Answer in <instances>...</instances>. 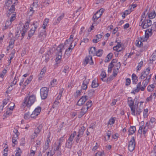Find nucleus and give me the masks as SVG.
I'll use <instances>...</instances> for the list:
<instances>
[{"label": "nucleus", "instance_id": "ea45409f", "mask_svg": "<svg viewBox=\"0 0 156 156\" xmlns=\"http://www.w3.org/2000/svg\"><path fill=\"white\" fill-rule=\"evenodd\" d=\"M141 82H139L137 84L136 88L135 89L133 92V93H135L136 92H138L139 91V88L141 86Z\"/></svg>", "mask_w": 156, "mask_h": 156}, {"label": "nucleus", "instance_id": "f704fd0d", "mask_svg": "<svg viewBox=\"0 0 156 156\" xmlns=\"http://www.w3.org/2000/svg\"><path fill=\"white\" fill-rule=\"evenodd\" d=\"M156 60V54L155 53H153L150 58V60L152 62Z\"/></svg>", "mask_w": 156, "mask_h": 156}, {"label": "nucleus", "instance_id": "603ef678", "mask_svg": "<svg viewBox=\"0 0 156 156\" xmlns=\"http://www.w3.org/2000/svg\"><path fill=\"white\" fill-rule=\"evenodd\" d=\"M62 145L61 142H59L58 143V145L54 149V150L55 151H59V149L60 148L61 146Z\"/></svg>", "mask_w": 156, "mask_h": 156}, {"label": "nucleus", "instance_id": "e433bc0d", "mask_svg": "<svg viewBox=\"0 0 156 156\" xmlns=\"http://www.w3.org/2000/svg\"><path fill=\"white\" fill-rule=\"evenodd\" d=\"M12 113V112L11 111L9 110L6 111V112L4 114L3 116H4L5 117H7L8 116L10 115Z\"/></svg>", "mask_w": 156, "mask_h": 156}, {"label": "nucleus", "instance_id": "ddd939ff", "mask_svg": "<svg viewBox=\"0 0 156 156\" xmlns=\"http://www.w3.org/2000/svg\"><path fill=\"white\" fill-rule=\"evenodd\" d=\"M88 63H89L90 65H92L94 64L92 57L91 55H89L87 56L85 58L84 61V64L86 65Z\"/></svg>", "mask_w": 156, "mask_h": 156}, {"label": "nucleus", "instance_id": "1a4fd4ad", "mask_svg": "<svg viewBox=\"0 0 156 156\" xmlns=\"http://www.w3.org/2000/svg\"><path fill=\"white\" fill-rule=\"evenodd\" d=\"M103 12L104 9H101L98 11L93 15L92 18L93 21H97L98 19L101 16Z\"/></svg>", "mask_w": 156, "mask_h": 156}, {"label": "nucleus", "instance_id": "e2e57ef3", "mask_svg": "<svg viewBox=\"0 0 156 156\" xmlns=\"http://www.w3.org/2000/svg\"><path fill=\"white\" fill-rule=\"evenodd\" d=\"M54 154V153H52L51 151H48L47 152L46 156H52Z\"/></svg>", "mask_w": 156, "mask_h": 156}, {"label": "nucleus", "instance_id": "f03ea898", "mask_svg": "<svg viewBox=\"0 0 156 156\" xmlns=\"http://www.w3.org/2000/svg\"><path fill=\"white\" fill-rule=\"evenodd\" d=\"M36 100V96L34 95H32L29 97H26L24 100L23 105V106L30 107L34 103Z\"/></svg>", "mask_w": 156, "mask_h": 156}, {"label": "nucleus", "instance_id": "37998d69", "mask_svg": "<svg viewBox=\"0 0 156 156\" xmlns=\"http://www.w3.org/2000/svg\"><path fill=\"white\" fill-rule=\"evenodd\" d=\"M15 135H14L12 138V142L15 144H16L17 143V140L18 139V137H17V138H15Z\"/></svg>", "mask_w": 156, "mask_h": 156}, {"label": "nucleus", "instance_id": "052dcab7", "mask_svg": "<svg viewBox=\"0 0 156 156\" xmlns=\"http://www.w3.org/2000/svg\"><path fill=\"white\" fill-rule=\"evenodd\" d=\"M81 43L84 42V43H87L89 41V39L88 38L81 39Z\"/></svg>", "mask_w": 156, "mask_h": 156}, {"label": "nucleus", "instance_id": "4be33fe9", "mask_svg": "<svg viewBox=\"0 0 156 156\" xmlns=\"http://www.w3.org/2000/svg\"><path fill=\"white\" fill-rule=\"evenodd\" d=\"M7 73V70L4 69L1 73L0 74V82L3 80V78Z\"/></svg>", "mask_w": 156, "mask_h": 156}, {"label": "nucleus", "instance_id": "dca6fc26", "mask_svg": "<svg viewBox=\"0 0 156 156\" xmlns=\"http://www.w3.org/2000/svg\"><path fill=\"white\" fill-rule=\"evenodd\" d=\"M46 31L43 30L40 32L38 36L39 38H41V40H43L46 37Z\"/></svg>", "mask_w": 156, "mask_h": 156}, {"label": "nucleus", "instance_id": "39448f33", "mask_svg": "<svg viewBox=\"0 0 156 156\" xmlns=\"http://www.w3.org/2000/svg\"><path fill=\"white\" fill-rule=\"evenodd\" d=\"M149 34L148 33H147V31H146L145 37L141 38L140 40L137 41V43H136V46L139 47H140L143 46V43L142 42L147 41L148 38L149 37Z\"/></svg>", "mask_w": 156, "mask_h": 156}, {"label": "nucleus", "instance_id": "8fccbe9b", "mask_svg": "<svg viewBox=\"0 0 156 156\" xmlns=\"http://www.w3.org/2000/svg\"><path fill=\"white\" fill-rule=\"evenodd\" d=\"M34 8H32L31 7H30V10L29 11V14H30V16H32V15L34 14V13L35 11L34 10Z\"/></svg>", "mask_w": 156, "mask_h": 156}, {"label": "nucleus", "instance_id": "0eeeda50", "mask_svg": "<svg viewBox=\"0 0 156 156\" xmlns=\"http://www.w3.org/2000/svg\"><path fill=\"white\" fill-rule=\"evenodd\" d=\"M138 103L137 105H138ZM131 114L134 116H136L140 115V113L142 112V109L138 107L137 105V107L136 108V106L133 108L131 109Z\"/></svg>", "mask_w": 156, "mask_h": 156}, {"label": "nucleus", "instance_id": "a19ab883", "mask_svg": "<svg viewBox=\"0 0 156 156\" xmlns=\"http://www.w3.org/2000/svg\"><path fill=\"white\" fill-rule=\"evenodd\" d=\"M64 17V14L63 13L61 15L59 16L57 19V21L56 22L57 24L59 23L60 21L62 20V19Z\"/></svg>", "mask_w": 156, "mask_h": 156}, {"label": "nucleus", "instance_id": "4c0bfd02", "mask_svg": "<svg viewBox=\"0 0 156 156\" xmlns=\"http://www.w3.org/2000/svg\"><path fill=\"white\" fill-rule=\"evenodd\" d=\"M50 139L49 137L47 138V140L46 142H45V145L43 146V147H45V148H48L49 146V143H50Z\"/></svg>", "mask_w": 156, "mask_h": 156}, {"label": "nucleus", "instance_id": "6ab92c4d", "mask_svg": "<svg viewBox=\"0 0 156 156\" xmlns=\"http://www.w3.org/2000/svg\"><path fill=\"white\" fill-rule=\"evenodd\" d=\"M122 46V44L120 42H117V44L113 48L114 50L118 52L121 51L122 49H119Z\"/></svg>", "mask_w": 156, "mask_h": 156}, {"label": "nucleus", "instance_id": "2f4dec72", "mask_svg": "<svg viewBox=\"0 0 156 156\" xmlns=\"http://www.w3.org/2000/svg\"><path fill=\"white\" fill-rule=\"evenodd\" d=\"M15 40L13 39H11L9 42V48H12L13 46V44H14Z\"/></svg>", "mask_w": 156, "mask_h": 156}, {"label": "nucleus", "instance_id": "680f3d73", "mask_svg": "<svg viewBox=\"0 0 156 156\" xmlns=\"http://www.w3.org/2000/svg\"><path fill=\"white\" fill-rule=\"evenodd\" d=\"M73 36L72 34L70 35V38L68 39H67L65 42V44H66L68 43V41H70V40L71 39H73Z\"/></svg>", "mask_w": 156, "mask_h": 156}, {"label": "nucleus", "instance_id": "aec40b11", "mask_svg": "<svg viewBox=\"0 0 156 156\" xmlns=\"http://www.w3.org/2000/svg\"><path fill=\"white\" fill-rule=\"evenodd\" d=\"M136 130V128L135 126H131L129 128L128 131L129 133V135L133 134Z\"/></svg>", "mask_w": 156, "mask_h": 156}, {"label": "nucleus", "instance_id": "69168bd1", "mask_svg": "<svg viewBox=\"0 0 156 156\" xmlns=\"http://www.w3.org/2000/svg\"><path fill=\"white\" fill-rule=\"evenodd\" d=\"M56 156H61L62 153L61 151H55Z\"/></svg>", "mask_w": 156, "mask_h": 156}, {"label": "nucleus", "instance_id": "0e129e2a", "mask_svg": "<svg viewBox=\"0 0 156 156\" xmlns=\"http://www.w3.org/2000/svg\"><path fill=\"white\" fill-rule=\"evenodd\" d=\"M25 139L23 138L21 139V142L20 143V145H22V146H24L25 144Z\"/></svg>", "mask_w": 156, "mask_h": 156}, {"label": "nucleus", "instance_id": "7ed1b4c3", "mask_svg": "<svg viewBox=\"0 0 156 156\" xmlns=\"http://www.w3.org/2000/svg\"><path fill=\"white\" fill-rule=\"evenodd\" d=\"M64 49V46L63 44H60L56 49V53L58 55V56L56 58L55 61L57 64L60 62L62 56V52Z\"/></svg>", "mask_w": 156, "mask_h": 156}, {"label": "nucleus", "instance_id": "cd10ccee", "mask_svg": "<svg viewBox=\"0 0 156 156\" xmlns=\"http://www.w3.org/2000/svg\"><path fill=\"white\" fill-rule=\"evenodd\" d=\"M95 90L94 89H91L88 91V97H91L93 96L94 94Z\"/></svg>", "mask_w": 156, "mask_h": 156}, {"label": "nucleus", "instance_id": "a18cd8bd", "mask_svg": "<svg viewBox=\"0 0 156 156\" xmlns=\"http://www.w3.org/2000/svg\"><path fill=\"white\" fill-rule=\"evenodd\" d=\"M46 67H43V68L42 69L40 73V75H41V76H44V74L46 72Z\"/></svg>", "mask_w": 156, "mask_h": 156}, {"label": "nucleus", "instance_id": "393cba45", "mask_svg": "<svg viewBox=\"0 0 156 156\" xmlns=\"http://www.w3.org/2000/svg\"><path fill=\"white\" fill-rule=\"evenodd\" d=\"M42 128V126L41 125H40L34 130V133H37V134L40 132L41 129Z\"/></svg>", "mask_w": 156, "mask_h": 156}, {"label": "nucleus", "instance_id": "4d7b16f0", "mask_svg": "<svg viewBox=\"0 0 156 156\" xmlns=\"http://www.w3.org/2000/svg\"><path fill=\"white\" fill-rule=\"evenodd\" d=\"M132 9L130 8V9L126 10L123 12L125 13V15H127L128 14H129L132 12Z\"/></svg>", "mask_w": 156, "mask_h": 156}, {"label": "nucleus", "instance_id": "a878e982", "mask_svg": "<svg viewBox=\"0 0 156 156\" xmlns=\"http://www.w3.org/2000/svg\"><path fill=\"white\" fill-rule=\"evenodd\" d=\"M76 134V131H74L73 133L71 135L67 140L72 142Z\"/></svg>", "mask_w": 156, "mask_h": 156}, {"label": "nucleus", "instance_id": "b1692460", "mask_svg": "<svg viewBox=\"0 0 156 156\" xmlns=\"http://www.w3.org/2000/svg\"><path fill=\"white\" fill-rule=\"evenodd\" d=\"M88 83V82L86 79L83 81L81 87L83 90H86L87 88V84Z\"/></svg>", "mask_w": 156, "mask_h": 156}, {"label": "nucleus", "instance_id": "864d4df0", "mask_svg": "<svg viewBox=\"0 0 156 156\" xmlns=\"http://www.w3.org/2000/svg\"><path fill=\"white\" fill-rule=\"evenodd\" d=\"M104 155V153L103 151H98L95 154V156H103Z\"/></svg>", "mask_w": 156, "mask_h": 156}, {"label": "nucleus", "instance_id": "13d9d810", "mask_svg": "<svg viewBox=\"0 0 156 156\" xmlns=\"http://www.w3.org/2000/svg\"><path fill=\"white\" fill-rule=\"evenodd\" d=\"M14 132L15 133V135L16 136L15 138H17V137H18L19 135V133L18 132V131L16 129H15L14 130Z\"/></svg>", "mask_w": 156, "mask_h": 156}, {"label": "nucleus", "instance_id": "72a5a7b5", "mask_svg": "<svg viewBox=\"0 0 156 156\" xmlns=\"http://www.w3.org/2000/svg\"><path fill=\"white\" fill-rule=\"evenodd\" d=\"M99 23L98 21H93V23H92L91 26L90 27V30H88L89 31H90L91 30H93L94 28V27L95 26H96Z\"/></svg>", "mask_w": 156, "mask_h": 156}, {"label": "nucleus", "instance_id": "412c9836", "mask_svg": "<svg viewBox=\"0 0 156 156\" xmlns=\"http://www.w3.org/2000/svg\"><path fill=\"white\" fill-rule=\"evenodd\" d=\"M96 48L95 47H92L89 51V54L90 55H94L96 53Z\"/></svg>", "mask_w": 156, "mask_h": 156}, {"label": "nucleus", "instance_id": "20e7f679", "mask_svg": "<svg viewBox=\"0 0 156 156\" xmlns=\"http://www.w3.org/2000/svg\"><path fill=\"white\" fill-rule=\"evenodd\" d=\"M33 25L34 26V27H32L28 33L27 38L28 40L30 39L32 36L33 35L35 31L38 27L37 23V22H34L33 23Z\"/></svg>", "mask_w": 156, "mask_h": 156}, {"label": "nucleus", "instance_id": "c9c22d12", "mask_svg": "<svg viewBox=\"0 0 156 156\" xmlns=\"http://www.w3.org/2000/svg\"><path fill=\"white\" fill-rule=\"evenodd\" d=\"M69 71V67L68 66H66L64 67V69L62 71V72L65 73H68Z\"/></svg>", "mask_w": 156, "mask_h": 156}, {"label": "nucleus", "instance_id": "79ce46f5", "mask_svg": "<svg viewBox=\"0 0 156 156\" xmlns=\"http://www.w3.org/2000/svg\"><path fill=\"white\" fill-rule=\"evenodd\" d=\"M143 61H141L140 63H139L138 65L137 66V70L136 71H138V70H140L141 69L142 66H143Z\"/></svg>", "mask_w": 156, "mask_h": 156}, {"label": "nucleus", "instance_id": "58836bf2", "mask_svg": "<svg viewBox=\"0 0 156 156\" xmlns=\"http://www.w3.org/2000/svg\"><path fill=\"white\" fill-rule=\"evenodd\" d=\"M92 101L90 100L88 101L87 102L86 104L84 105L83 106H86L87 107V108L88 109L92 106Z\"/></svg>", "mask_w": 156, "mask_h": 156}, {"label": "nucleus", "instance_id": "5701e85b", "mask_svg": "<svg viewBox=\"0 0 156 156\" xmlns=\"http://www.w3.org/2000/svg\"><path fill=\"white\" fill-rule=\"evenodd\" d=\"M132 80H133V84H136L138 81L137 77L135 74L133 73L132 76Z\"/></svg>", "mask_w": 156, "mask_h": 156}, {"label": "nucleus", "instance_id": "bf43d9fd", "mask_svg": "<svg viewBox=\"0 0 156 156\" xmlns=\"http://www.w3.org/2000/svg\"><path fill=\"white\" fill-rule=\"evenodd\" d=\"M36 147H38L41 145V140L38 138L36 140Z\"/></svg>", "mask_w": 156, "mask_h": 156}, {"label": "nucleus", "instance_id": "a211bd4d", "mask_svg": "<svg viewBox=\"0 0 156 156\" xmlns=\"http://www.w3.org/2000/svg\"><path fill=\"white\" fill-rule=\"evenodd\" d=\"M155 119L154 118H151L148 125L149 128L151 129L154 127V125L156 123L155 122Z\"/></svg>", "mask_w": 156, "mask_h": 156}, {"label": "nucleus", "instance_id": "bb28decb", "mask_svg": "<svg viewBox=\"0 0 156 156\" xmlns=\"http://www.w3.org/2000/svg\"><path fill=\"white\" fill-rule=\"evenodd\" d=\"M99 85L98 83L97 82L96 80H94L92 82L91 87L93 88H95Z\"/></svg>", "mask_w": 156, "mask_h": 156}, {"label": "nucleus", "instance_id": "338daca9", "mask_svg": "<svg viewBox=\"0 0 156 156\" xmlns=\"http://www.w3.org/2000/svg\"><path fill=\"white\" fill-rule=\"evenodd\" d=\"M12 24V22L9 21V20H8L6 21L5 25L8 26V27H9V26L11 25Z\"/></svg>", "mask_w": 156, "mask_h": 156}, {"label": "nucleus", "instance_id": "49530a36", "mask_svg": "<svg viewBox=\"0 0 156 156\" xmlns=\"http://www.w3.org/2000/svg\"><path fill=\"white\" fill-rule=\"evenodd\" d=\"M30 116V113L29 112H28L25 113L24 115V118L25 119H28Z\"/></svg>", "mask_w": 156, "mask_h": 156}, {"label": "nucleus", "instance_id": "3c124183", "mask_svg": "<svg viewBox=\"0 0 156 156\" xmlns=\"http://www.w3.org/2000/svg\"><path fill=\"white\" fill-rule=\"evenodd\" d=\"M59 101L56 100L54 102V104L52 106V107L54 108H56L57 106L59 104Z\"/></svg>", "mask_w": 156, "mask_h": 156}, {"label": "nucleus", "instance_id": "9b49d317", "mask_svg": "<svg viewBox=\"0 0 156 156\" xmlns=\"http://www.w3.org/2000/svg\"><path fill=\"white\" fill-rule=\"evenodd\" d=\"M149 128V126L142 125L140 127L138 133L141 134L142 133L143 134H145L148 131Z\"/></svg>", "mask_w": 156, "mask_h": 156}, {"label": "nucleus", "instance_id": "473e14b6", "mask_svg": "<svg viewBox=\"0 0 156 156\" xmlns=\"http://www.w3.org/2000/svg\"><path fill=\"white\" fill-rule=\"evenodd\" d=\"M156 16V14L155 11H154L153 12H151L148 14V19H153Z\"/></svg>", "mask_w": 156, "mask_h": 156}, {"label": "nucleus", "instance_id": "7c9ffc66", "mask_svg": "<svg viewBox=\"0 0 156 156\" xmlns=\"http://www.w3.org/2000/svg\"><path fill=\"white\" fill-rule=\"evenodd\" d=\"M103 51L102 50L99 49L98 51L96 52L95 54L96 55L99 57L101 56L103 53Z\"/></svg>", "mask_w": 156, "mask_h": 156}, {"label": "nucleus", "instance_id": "6e6d98bb", "mask_svg": "<svg viewBox=\"0 0 156 156\" xmlns=\"http://www.w3.org/2000/svg\"><path fill=\"white\" fill-rule=\"evenodd\" d=\"M18 78V77H16V76H15L14 78V80L12 82V84H13L14 85L16 84Z\"/></svg>", "mask_w": 156, "mask_h": 156}, {"label": "nucleus", "instance_id": "774afa93", "mask_svg": "<svg viewBox=\"0 0 156 156\" xmlns=\"http://www.w3.org/2000/svg\"><path fill=\"white\" fill-rule=\"evenodd\" d=\"M151 28L154 30H156V22H154L152 25Z\"/></svg>", "mask_w": 156, "mask_h": 156}, {"label": "nucleus", "instance_id": "5fc2aeb1", "mask_svg": "<svg viewBox=\"0 0 156 156\" xmlns=\"http://www.w3.org/2000/svg\"><path fill=\"white\" fill-rule=\"evenodd\" d=\"M131 83V80L129 78H127L126 79V85L128 86Z\"/></svg>", "mask_w": 156, "mask_h": 156}, {"label": "nucleus", "instance_id": "f3484780", "mask_svg": "<svg viewBox=\"0 0 156 156\" xmlns=\"http://www.w3.org/2000/svg\"><path fill=\"white\" fill-rule=\"evenodd\" d=\"M85 127L83 126H82L79 129L78 132V134L77 135L78 137H81L83 134L85 130Z\"/></svg>", "mask_w": 156, "mask_h": 156}, {"label": "nucleus", "instance_id": "c03bdc74", "mask_svg": "<svg viewBox=\"0 0 156 156\" xmlns=\"http://www.w3.org/2000/svg\"><path fill=\"white\" fill-rule=\"evenodd\" d=\"M148 110L147 108L144 109V112H143V115L144 118H146L147 117V113L148 112Z\"/></svg>", "mask_w": 156, "mask_h": 156}, {"label": "nucleus", "instance_id": "09e8293b", "mask_svg": "<svg viewBox=\"0 0 156 156\" xmlns=\"http://www.w3.org/2000/svg\"><path fill=\"white\" fill-rule=\"evenodd\" d=\"M41 111V108L40 107H38L34 110L35 112H37V114H38V115L39 114Z\"/></svg>", "mask_w": 156, "mask_h": 156}, {"label": "nucleus", "instance_id": "2eb2a0df", "mask_svg": "<svg viewBox=\"0 0 156 156\" xmlns=\"http://www.w3.org/2000/svg\"><path fill=\"white\" fill-rule=\"evenodd\" d=\"M127 100L128 104L130 108V109L135 106V105H134V101L132 99L131 97H128Z\"/></svg>", "mask_w": 156, "mask_h": 156}, {"label": "nucleus", "instance_id": "423d86ee", "mask_svg": "<svg viewBox=\"0 0 156 156\" xmlns=\"http://www.w3.org/2000/svg\"><path fill=\"white\" fill-rule=\"evenodd\" d=\"M48 88L46 87H43L40 90V95L41 99H45L47 97Z\"/></svg>", "mask_w": 156, "mask_h": 156}, {"label": "nucleus", "instance_id": "de8ad7c7", "mask_svg": "<svg viewBox=\"0 0 156 156\" xmlns=\"http://www.w3.org/2000/svg\"><path fill=\"white\" fill-rule=\"evenodd\" d=\"M114 118H112V119H110L108 121V125H112L115 122V119H114Z\"/></svg>", "mask_w": 156, "mask_h": 156}, {"label": "nucleus", "instance_id": "f8f14e48", "mask_svg": "<svg viewBox=\"0 0 156 156\" xmlns=\"http://www.w3.org/2000/svg\"><path fill=\"white\" fill-rule=\"evenodd\" d=\"M88 99V96L87 95L83 96L78 100L77 103V105L79 106H81Z\"/></svg>", "mask_w": 156, "mask_h": 156}, {"label": "nucleus", "instance_id": "9d476101", "mask_svg": "<svg viewBox=\"0 0 156 156\" xmlns=\"http://www.w3.org/2000/svg\"><path fill=\"white\" fill-rule=\"evenodd\" d=\"M150 68L149 67L147 68L145 70L143 71L141 73L140 76V77L139 79L143 80L146 77H147V75H148L150 71Z\"/></svg>", "mask_w": 156, "mask_h": 156}, {"label": "nucleus", "instance_id": "6e6552de", "mask_svg": "<svg viewBox=\"0 0 156 156\" xmlns=\"http://www.w3.org/2000/svg\"><path fill=\"white\" fill-rule=\"evenodd\" d=\"M135 144L134 137V136H133L131 140L129 141L128 145V149L130 151H132L134 149Z\"/></svg>", "mask_w": 156, "mask_h": 156}, {"label": "nucleus", "instance_id": "4468645a", "mask_svg": "<svg viewBox=\"0 0 156 156\" xmlns=\"http://www.w3.org/2000/svg\"><path fill=\"white\" fill-rule=\"evenodd\" d=\"M86 106H83L81 110L78 115L79 118H81L87 111L88 109L87 108Z\"/></svg>", "mask_w": 156, "mask_h": 156}, {"label": "nucleus", "instance_id": "f257e3e1", "mask_svg": "<svg viewBox=\"0 0 156 156\" xmlns=\"http://www.w3.org/2000/svg\"><path fill=\"white\" fill-rule=\"evenodd\" d=\"M152 23L151 20L146 17L141 16V20L140 22L139 25L141 26L143 29H146L151 26Z\"/></svg>", "mask_w": 156, "mask_h": 156}, {"label": "nucleus", "instance_id": "c756f323", "mask_svg": "<svg viewBox=\"0 0 156 156\" xmlns=\"http://www.w3.org/2000/svg\"><path fill=\"white\" fill-rule=\"evenodd\" d=\"M73 145V143L67 140L66 144V147L68 148H71Z\"/></svg>", "mask_w": 156, "mask_h": 156}, {"label": "nucleus", "instance_id": "c85d7f7f", "mask_svg": "<svg viewBox=\"0 0 156 156\" xmlns=\"http://www.w3.org/2000/svg\"><path fill=\"white\" fill-rule=\"evenodd\" d=\"M15 5L14 4H12L11 5V7L9 9V12L8 13L9 14L14 12L15 10Z\"/></svg>", "mask_w": 156, "mask_h": 156}]
</instances>
